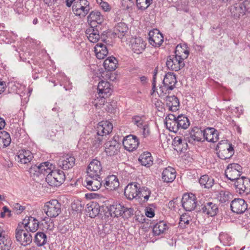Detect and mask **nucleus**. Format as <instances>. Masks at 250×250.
<instances>
[{"mask_svg":"<svg viewBox=\"0 0 250 250\" xmlns=\"http://www.w3.org/2000/svg\"><path fill=\"white\" fill-rule=\"evenodd\" d=\"M97 89L99 91L98 95L99 96H101V95H103L105 96L106 97H108L112 91L110 83L103 80L99 83Z\"/></svg>","mask_w":250,"mask_h":250,"instance_id":"7c9ffc66","label":"nucleus"},{"mask_svg":"<svg viewBox=\"0 0 250 250\" xmlns=\"http://www.w3.org/2000/svg\"><path fill=\"white\" fill-rule=\"evenodd\" d=\"M16 241L21 246L25 247L32 241V236L31 234L21 229V227L19 224L15 232Z\"/></svg>","mask_w":250,"mask_h":250,"instance_id":"423d86ee","label":"nucleus"},{"mask_svg":"<svg viewBox=\"0 0 250 250\" xmlns=\"http://www.w3.org/2000/svg\"><path fill=\"white\" fill-rule=\"evenodd\" d=\"M90 9V3L87 0H77L72 5L73 13L81 18L85 17Z\"/></svg>","mask_w":250,"mask_h":250,"instance_id":"39448f33","label":"nucleus"},{"mask_svg":"<svg viewBox=\"0 0 250 250\" xmlns=\"http://www.w3.org/2000/svg\"><path fill=\"white\" fill-rule=\"evenodd\" d=\"M219 239L224 246H229L233 244V240L231 237L228 233L225 232L220 233Z\"/></svg>","mask_w":250,"mask_h":250,"instance_id":"49530a36","label":"nucleus"},{"mask_svg":"<svg viewBox=\"0 0 250 250\" xmlns=\"http://www.w3.org/2000/svg\"><path fill=\"white\" fill-rule=\"evenodd\" d=\"M103 185L107 189L113 190L116 189L119 187L120 183L116 176L111 175L104 179Z\"/></svg>","mask_w":250,"mask_h":250,"instance_id":"393cba45","label":"nucleus"},{"mask_svg":"<svg viewBox=\"0 0 250 250\" xmlns=\"http://www.w3.org/2000/svg\"><path fill=\"white\" fill-rule=\"evenodd\" d=\"M143 129V135L144 137L146 138L150 135V130L149 126L147 124H145L142 127Z\"/></svg>","mask_w":250,"mask_h":250,"instance_id":"bf43d9fd","label":"nucleus"},{"mask_svg":"<svg viewBox=\"0 0 250 250\" xmlns=\"http://www.w3.org/2000/svg\"><path fill=\"white\" fill-rule=\"evenodd\" d=\"M109 210L111 216L126 217V214L129 215L132 209L131 208L125 207L121 204L115 203L110 207Z\"/></svg>","mask_w":250,"mask_h":250,"instance_id":"1a4fd4ad","label":"nucleus"},{"mask_svg":"<svg viewBox=\"0 0 250 250\" xmlns=\"http://www.w3.org/2000/svg\"><path fill=\"white\" fill-rule=\"evenodd\" d=\"M132 50L137 54L142 53L146 48V43L141 37H137L131 41Z\"/></svg>","mask_w":250,"mask_h":250,"instance_id":"bb28decb","label":"nucleus"},{"mask_svg":"<svg viewBox=\"0 0 250 250\" xmlns=\"http://www.w3.org/2000/svg\"><path fill=\"white\" fill-rule=\"evenodd\" d=\"M56 79L59 82L60 85L61 86H62L63 84H64V83H69L68 79L65 76L63 73H60L57 74L56 76Z\"/></svg>","mask_w":250,"mask_h":250,"instance_id":"6e6d98bb","label":"nucleus"},{"mask_svg":"<svg viewBox=\"0 0 250 250\" xmlns=\"http://www.w3.org/2000/svg\"><path fill=\"white\" fill-rule=\"evenodd\" d=\"M118 61L113 56L109 57L104 60L103 65L107 71H113L117 68Z\"/></svg>","mask_w":250,"mask_h":250,"instance_id":"4c0bfd02","label":"nucleus"},{"mask_svg":"<svg viewBox=\"0 0 250 250\" xmlns=\"http://www.w3.org/2000/svg\"><path fill=\"white\" fill-rule=\"evenodd\" d=\"M75 164L74 157L67 155L61 157L58 163L59 167L63 170H68L72 168Z\"/></svg>","mask_w":250,"mask_h":250,"instance_id":"b1692460","label":"nucleus"},{"mask_svg":"<svg viewBox=\"0 0 250 250\" xmlns=\"http://www.w3.org/2000/svg\"><path fill=\"white\" fill-rule=\"evenodd\" d=\"M172 146L177 151H183L186 150L188 146L187 141L183 140L180 137H175L172 141Z\"/></svg>","mask_w":250,"mask_h":250,"instance_id":"c9c22d12","label":"nucleus"},{"mask_svg":"<svg viewBox=\"0 0 250 250\" xmlns=\"http://www.w3.org/2000/svg\"><path fill=\"white\" fill-rule=\"evenodd\" d=\"M33 156L30 151L28 150H21L15 157V160L21 164H27L30 162Z\"/></svg>","mask_w":250,"mask_h":250,"instance_id":"c756f323","label":"nucleus"},{"mask_svg":"<svg viewBox=\"0 0 250 250\" xmlns=\"http://www.w3.org/2000/svg\"><path fill=\"white\" fill-rule=\"evenodd\" d=\"M203 138L209 142H216L219 139V133L217 130L212 127H208L203 130Z\"/></svg>","mask_w":250,"mask_h":250,"instance_id":"cd10ccee","label":"nucleus"},{"mask_svg":"<svg viewBox=\"0 0 250 250\" xmlns=\"http://www.w3.org/2000/svg\"><path fill=\"white\" fill-rule=\"evenodd\" d=\"M148 36L149 42L154 47L160 46L164 42L163 36L158 29L150 31Z\"/></svg>","mask_w":250,"mask_h":250,"instance_id":"f3484780","label":"nucleus"},{"mask_svg":"<svg viewBox=\"0 0 250 250\" xmlns=\"http://www.w3.org/2000/svg\"><path fill=\"white\" fill-rule=\"evenodd\" d=\"M157 70L155 69L154 71V75L153 78V83H152V90L153 92H154L156 89V74H157Z\"/></svg>","mask_w":250,"mask_h":250,"instance_id":"0e129e2a","label":"nucleus"},{"mask_svg":"<svg viewBox=\"0 0 250 250\" xmlns=\"http://www.w3.org/2000/svg\"><path fill=\"white\" fill-rule=\"evenodd\" d=\"M120 148V144L115 138L105 144V151L107 155L110 156L117 155L119 152Z\"/></svg>","mask_w":250,"mask_h":250,"instance_id":"6ab92c4d","label":"nucleus"},{"mask_svg":"<svg viewBox=\"0 0 250 250\" xmlns=\"http://www.w3.org/2000/svg\"><path fill=\"white\" fill-rule=\"evenodd\" d=\"M101 6L105 11H108L110 9L109 4L105 2H101Z\"/></svg>","mask_w":250,"mask_h":250,"instance_id":"338daca9","label":"nucleus"},{"mask_svg":"<svg viewBox=\"0 0 250 250\" xmlns=\"http://www.w3.org/2000/svg\"><path fill=\"white\" fill-rule=\"evenodd\" d=\"M177 83L175 75L172 72H168L167 73L164 78L163 83V86L159 88L160 94L164 93V90L166 89V91L172 90L175 87V84Z\"/></svg>","mask_w":250,"mask_h":250,"instance_id":"9d476101","label":"nucleus"},{"mask_svg":"<svg viewBox=\"0 0 250 250\" xmlns=\"http://www.w3.org/2000/svg\"><path fill=\"white\" fill-rule=\"evenodd\" d=\"M94 51L96 56L98 59H104L108 53L106 45L102 42L96 44L94 47Z\"/></svg>","mask_w":250,"mask_h":250,"instance_id":"473e14b6","label":"nucleus"},{"mask_svg":"<svg viewBox=\"0 0 250 250\" xmlns=\"http://www.w3.org/2000/svg\"><path fill=\"white\" fill-rule=\"evenodd\" d=\"M103 181L101 177H90L88 176L85 180L83 185L89 190L97 191L103 185Z\"/></svg>","mask_w":250,"mask_h":250,"instance_id":"ddd939ff","label":"nucleus"},{"mask_svg":"<svg viewBox=\"0 0 250 250\" xmlns=\"http://www.w3.org/2000/svg\"><path fill=\"white\" fill-rule=\"evenodd\" d=\"M87 21L90 26H96L95 23L101 24L104 21V17L97 10L91 11L87 17Z\"/></svg>","mask_w":250,"mask_h":250,"instance_id":"a878e982","label":"nucleus"},{"mask_svg":"<svg viewBox=\"0 0 250 250\" xmlns=\"http://www.w3.org/2000/svg\"><path fill=\"white\" fill-rule=\"evenodd\" d=\"M221 143L218 144L217 147L219 148H224L223 150H219L217 153L218 157L222 160L230 159L234 154V149L232 144L226 143L224 146H221Z\"/></svg>","mask_w":250,"mask_h":250,"instance_id":"4468645a","label":"nucleus"},{"mask_svg":"<svg viewBox=\"0 0 250 250\" xmlns=\"http://www.w3.org/2000/svg\"><path fill=\"white\" fill-rule=\"evenodd\" d=\"M140 163L144 166L149 167L153 164V158L151 154L149 152H144L138 158Z\"/></svg>","mask_w":250,"mask_h":250,"instance_id":"e433bc0d","label":"nucleus"},{"mask_svg":"<svg viewBox=\"0 0 250 250\" xmlns=\"http://www.w3.org/2000/svg\"><path fill=\"white\" fill-rule=\"evenodd\" d=\"M106 98L105 96L103 95H101V96H99V97H97L96 100L98 102H96V104H99L100 105H104L105 102Z\"/></svg>","mask_w":250,"mask_h":250,"instance_id":"680f3d73","label":"nucleus"},{"mask_svg":"<svg viewBox=\"0 0 250 250\" xmlns=\"http://www.w3.org/2000/svg\"><path fill=\"white\" fill-rule=\"evenodd\" d=\"M11 139L0 138V147H5L8 146L11 143Z\"/></svg>","mask_w":250,"mask_h":250,"instance_id":"052dcab7","label":"nucleus"},{"mask_svg":"<svg viewBox=\"0 0 250 250\" xmlns=\"http://www.w3.org/2000/svg\"><path fill=\"white\" fill-rule=\"evenodd\" d=\"M102 167L100 161L93 160L89 164L87 169V175L90 177H101Z\"/></svg>","mask_w":250,"mask_h":250,"instance_id":"2eb2a0df","label":"nucleus"},{"mask_svg":"<svg viewBox=\"0 0 250 250\" xmlns=\"http://www.w3.org/2000/svg\"><path fill=\"white\" fill-rule=\"evenodd\" d=\"M231 197V194L225 190H221L216 194V198L221 203H229Z\"/></svg>","mask_w":250,"mask_h":250,"instance_id":"79ce46f5","label":"nucleus"},{"mask_svg":"<svg viewBox=\"0 0 250 250\" xmlns=\"http://www.w3.org/2000/svg\"><path fill=\"white\" fill-rule=\"evenodd\" d=\"M140 190V184L137 182H132L128 184L125 189L124 194L125 197L132 200L138 198Z\"/></svg>","mask_w":250,"mask_h":250,"instance_id":"9b49d317","label":"nucleus"},{"mask_svg":"<svg viewBox=\"0 0 250 250\" xmlns=\"http://www.w3.org/2000/svg\"><path fill=\"white\" fill-rule=\"evenodd\" d=\"M95 27V26H90L85 31L88 40L93 43L97 42L100 38L99 32Z\"/></svg>","mask_w":250,"mask_h":250,"instance_id":"72a5a7b5","label":"nucleus"},{"mask_svg":"<svg viewBox=\"0 0 250 250\" xmlns=\"http://www.w3.org/2000/svg\"><path fill=\"white\" fill-rule=\"evenodd\" d=\"M85 211L87 215L91 218H94L99 213V209L98 208L93 207V205H87Z\"/></svg>","mask_w":250,"mask_h":250,"instance_id":"3c124183","label":"nucleus"},{"mask_svg":"<svg viewBox=\"0 0 250 250\" xmlns=\"http://www.w3.org/2000/svg\"><path fill=\"white\" fill-rule=\"evenodd\" d=\"M245 5L242 3H235L229 8L231 16L235 19L239 18L246 13Z\"/></svg>","mask_w":250,"mask_h":250,"instance_id":"c85d7f7f","label":"nucleus"},{"mask_svg":"<svg viewBox=\"0 0 250 250\" xmlns=\"http://www.w3.org/2000/svg\"><path fill=\"white\" fill-rule=\"evenodd\" d=\"M25 207L21 206L20 204L17 203L14 205L13 210L17 214H21L24 209Z\"/></svg>","mask_w":250,"mask_h":250,"instance_id":"13d9d810","label":"nucleus"},{"mask_svg":"<svg viewBox=\"0 0 250 250\" xmlns=\"http://www.w3.org/2000/svg\"><path fill=\"white\" fill-rule=\"evenodd\" d=\"M202 212L209 216L213 217L218 212V206L217 204L211 202H208L202 205L200 209Z\"/></svg>","mask_w":250,"mask_h":250,"instance_id":"4be33fe9","label":"nucleus"},{"mask_svg":"<svg viewBox=\"0 0 250 250\" xmlns=\"http://www.w3.org/2000/svg\"><path fill=\"white\" fill-rule=\"evenodd\" d=\"M166 105L169 110L175 111L178 110L179 106V101L177 97L174 95L167 96L166 98Z\"/></svg>","mask_w":250,"mask_h":250,"instance_id":"f704fd0d","label":"nucleus"},{"mask_svg":"<svg viewBox=\"0 0 250 250\" xmlns=\"http://www.w3.org/2000/svg\"><path fill=\"white\" fill-rule=\"evenodd\" d=\"M12 242L6 234L2 227L0 226V250H10Z\"/></svg>","mask_w":250,"mask_h":250,"instance_id":"412c9836","label":"nucleus"},{"mask_svg":"<svg viewBox=\"0 0 250 250\" xmlns=\"http://www.w3.org/2000/svg\"><path fill=\"white\" fill-rule=\"evenodd\" d=\"M132 122L133 124L136 125L138 127L142 128L144 125V120L142 117L139 116H134L132 118Z\"/></svg>","mask_w":250,"mask_h":250,"instance_id":"5fc2aeb1","label":"nucleus"},{"mask_svg":"<svg viewBox=\"0 0 250 250\" xmlns=\"http://www.w3.org/2000/svg\"><path fill=\"white\" fill-rule=\"evenodd\" d=\"M189 54L188 50L182 48L181 46L176 47L175 55H170L167 58L166 62L167 68L175 71H178L185 66L184 60L188 58Z\"/></svg>","mask_w":250,"mask_h":250,"instance_id":"f257e3e1","label":"nucleus"},{"mask_svg":"<svg viewBox=\"0 0 250 250\" xmlns=\"http://www.w3.org/2000/svg\"><path fill=\"white\" fill-rule=\"evenodd\" d=\"M152 0H136V5L140 10H145L151 4Z\"/></svg>","mask_w":250,"mask_h":250,"instance_id":"8fccbe9b","label":"nucleus"},{"mask_svg":"<svg viewBox=\"0 0 250 250\" xmlns=\"http://www.w3.org/2000/svg\"><path fill=\"white\" fill-rule=\"evenodd\" d=\"M139 196L138 198L142 197L144 198V200L146 201H148L150 195L151 193V190L146 187H142L140 186V190H139Z\"/></svg>","mask_w":250,"mask_h":250,"instance_id":"09e8293b","label":"nucleus"},{"mask_svg":"<svg viewBox=\"0 0 250 250\" xmlns=\"http://www.w3.org/2000/svg\"><path fill=\"white\" fill-rule=\"evenodd\" d=\"M168 229V226L167 223L163 221H159L153 227V232L155 235H159L165 233Z\"/></svg>","mask_w":250,"mask_h":250,"instance_id":"58836bf2","label":"nucleus"},{"mask_svg":"<svg viewBox=\"0 0 250 250\" xmlns=\"http://www.w3.org/2000/svg\"><path fill=\"white\" fill-rule=\"evenodd\" d=\"M39 221L32 216L25 218L22 221L24 228L28 232H36L39 228Z\"/></svg>","mask_w":250,"mask_h":250,"instance_id":"5701e85b","label":"nucleus"},{"mask_svg":"<svg viewBox=\"0 0 250 250\" xmlns=\"http://www.w3.org/2000/svg\"><path fill=\"white\" fill-rule=\"evenodd\" d=\"M123 145L125 149L128 151H133L137 148L139 141L136 136L130 135L124 138Z\"/></svg>","mask_w":250,"mask_h":250,"instance_id":"dca6fc26","label":"nucleus"},{"mask_svg":"<svg viewBox=\"0 0 250 250\" xmlns=\"http://www.w3.org/2000/svg\"><path fill=\"white\" fill-rule=\"evenodd\" d=\"M128 27L124 22H120L114 27V33L119 38L122 39L127 33Z\"/></svg>","mask_w":250,"mask_h":250,"instance_id":"ea45409f","label":"nucleus"},{"mask_svg":"<svg viewBox=\"0 0 250 250\" xmlns=\"http://www.w3.org/2000/svg\"><path fill=\"white\" fill-rule=\"evenodd\" d=\"M178 120L176 118V120L170 122H166L165 124L167 128L169 130V131L173 132H177L179 130V125L177 124Z\"/></svg>","mask_w":250,"mask_h":250,"instance_id":"603ef678","label":"nucleus"},{"mask_svg":"<svg viewBox=\"0 0 250 250\" xmlns=\"http://www.w3.org/2000/svg\"><path fill=\"white\" fill-rule=\"evenodd\" d=\"M71 208L73 210L76 211L78 213L81 212L83 208L82 204L79 202H74L71 204Z\"/></svg>","mask_w":250,"mask_h":250,"instance_id":"4d7b16f0","label":"nucleus"},{"mask_svg":"<svg viewBox=\"0 0 250 250\" xmlns=\"http://www.w3.org/2000/svg\"><path fill=\"white\" fill-rule=\"evenodd\" d=\"M47 242L46 235L43 232H38L35 235V243L38 247L44 246Z\"/></svg>","mask_w":250,"mask_h":250,"instance_id":"37998d69","label":"nucleus"},{"mask_svg":"<svg viewBox=\"0 0 250 250\" xmlns=\"http://www.w3.org/2000/svg\"><path fill=\"white\" fill-rule=\"evenodd\" d=\"M6 86L8 87L9 92L11 93H18L19 92V89L21 87V85L15 82H10L7 83Z\"/></svg>","mask_w":250,"mask_h":250,"instance_id":"864d4df0","label":"nucleus"},{"mask_svg":"<svg viewBox=\"0 0 250 250\" xmlns=\"http://www.w3.org/2000/svg\"><path fill=\"white\" fill-rule=\"evenodd\" d=\"M191 220V217L188 213H184L180 218L179 226L183 228H185Z\"/></svg>","mask_w":250,"mask_h":250,"instance_id":"de8ad7c7","label":"nucleus"},{"mask_svg":"<svg viewBox=\"0 0 250 250\" xmlns=\"http://www.w3.org/2000/svg\"><path fill=\"white\" fill-rule=\"evenodd\" d=\"M0 138L11 139L9 134L5 131L0 132Z\"/></svg>","mask_w":250,"mask_h":250,"instance_id":"69168bd1","label":"nucleus"},{"mask_svg":"<svg viewBox=\"0 0 250 250\" xmlns=\"http://www.w3.org/2000/svg\"><path fill=\"white\" fill-rule=\"evenodd\" d=\"M42 209L48 217L55 218L61 212V205L58 200H51L45 204Z\"/></svg>","mask_w":250,"mask_h":250,"instance_id":"20e7f679","label":"nucleus"},{"mask_svg":"<svg viewBox=\"0 0 250 250\" xmlns=\"http://www.w3.org/2000/svg\"><path fill=\"white\" fill-rule=\"evenodd\" d=\"M200 184L205 188H211L214 184V180L207 175L202 176L199 180Z\"/></svg>","mask_w":250,"mask_h":250,"instance_id":"c03bdc74","label":"nucleus"},{"mask_svg":"<svg viewBox=\"0 0 250 250\" xmlns=\"http://www.w3.org/2000/svg\"><path fill=\"white\" fill-rule=\"evenodd\" d=\"M203 137V130L197 127H194L187 135L186 138L188 143L194 144L196 142H202Z\"/></svg>","mask_w":250,"mask_h":250,"instance_id":"aec40b11","label":"nucleus"},{"mask_svg":"<svg viewBox=\"0 0 250 250\" xmlns=\"http://www.w3.org/2000/svg\"><path fill=\"white\" fill-rule=\"evenodd\" d=\"M113 125L110 122L102 121L97 125V134L91 139V145L93 147L97 148L102 145L103 140L107 135L112 132Z\"/></svg>","mask_w":250,"mask_h":250,"instance_id":"f03ea898","label":"nucleus"},{"mask_svg":"<svg viewBox=\"0 0 250 250\" xmlns=\"http://www.w3.org/2000/svg\"><path fill=\"white\" fill-rule=\"evenodd\" d=\"M234 186L239 194H247L250 192V179L244 176L239 178L235 180Z\"/></svg>","mask_w":250,"mask_h":250,"instance_id":"f8f14e48","label":"nucleus"},{"mask_svg":"<svg viewBox=\"0 0 250 250\" xmlns=\"http://www.w3.org/2000/svg\"><path fill=\"white\" fill-rule=\"evenodd\" d=\"M230 208L233 212L241 214L247 209V204L244 199L236 198L231 201Z\"/></svg>","mask_w":250,"mask_h":250,"instance_id":"a211bd4d","label":"nucleus"},{"mask_svg":"<svg viewBox=\"0 0 250 250\" xmlns=\"http://www.w3.org/2000/svg\"><path fill=\"white\" fill-rule=\"evenodd\" d=\"M178 122L177 124L180 129H187L190 125V122L188 119L183 115H180L177 117Z\"/></svg>","mask_w":250,"mask_h":250,"instance_id":"a18cd8bd","label":"nucleus"},{"mask_svg":"<svg viewBox=\"0 0 250 250\" xmlns=\"http://www.w3.org/2000/svg\"><path fill=\"white\" fill-rule=\"evenodd\" d=\"M65 175L61 170H53L49 174H47L45 181L47 184L52 187H59L64 181Z\"/></svg>","mask_w":250,"mask_h":250,"instance_id":"7ed1b4c3","label":"nucleus"},{"mask_svg":"<svg viewBox=\"0 0 250 250\" xmlns=\"http://www.w3.org/2000/svg\"><path fill=\"white\" fill-rule=\"evenodd\" d=\"M53 165L48 162L40 164L37 167L38 171L43 175L49 174L53 170H52Z\"/></svg>","mask_w":250,"mask_h":250,"instance_id":"a19ab883","label":"nucleus"},{"mask_svg":"<svg viewBox=\"0 0 250 250\" xmlns=\"http://www.w3.org/2000/svg\"><path fill=\"white\" fill-rule=\"evenodd\" d=\"M176 178V171L171 167L166 168L162 173V178L164 182L171 183Z\"/></svg>","mask_w":250,"mask_h":250,"instance_id":"2f4dec72","label":"nucleus"},{"mask_svg":"<svg viewBox=\"0 0 250 250\" xmlns=\"http://www.w3.org/2000/svg\"><path fill=\"white\" fill-rule=\"evenodd\" d=\"M242 167L238 164L231 163L227 166L225 174L230 181H235L242 173Z\"/></svg>","mask_w":250,"mask_h":250,"instance_id":"0eeeda50","label":"nucleus"},{"mask_svg":"<svg viewBox=\"0 0 250 250\" xmlns=\"http://www.w3.org/2000/svg\"><path fill=\"white\" fill-rule=\"evenodd\" d=\"M243 4L245 5L246 12L250 13V0H245Z\"/></svg>","mask_w":250,"mask_h":250,"instance_id":"774afa93","label":"nucleus"},{"mask_svg":"<svg viewBox=\"0 0 250 250\" xmlns=\"http://www.w3.org/2000/svg\"><path fill=\"white\" fill-rule=\"evenodd\" d=\"M146 215L148 217H153L155 215L154 209L150 208H147L146 209Z\"/></svg>","mask_w":250,"mask_h":250,"instance_id":"e2e57ef3","label":"nucleus"},{"mask_svg":"<svg viewBox=\"0 0 250 250\" xmlns=\"http://www.w3.org/2000/svg\"><path fill=\"white\" fill-rule=\"evenodd\" d=\"M181 202L183 208L188 211H191L195 209L197 205L196 197L192 193H185Z\"/></svg>","mask_w":250,"mask_h":250,"instance_id":"6e6552de","label":"nucleus"}]
</instances>
